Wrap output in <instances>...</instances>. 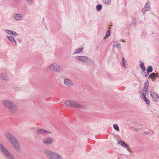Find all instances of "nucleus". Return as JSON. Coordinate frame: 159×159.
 I'll return each instance as SVG.
<instances>
[{
	"instance_id": "1",
	"label": "nucleus",
	"mask_w": 159,
	"mask_h": 159,
	"mask_svg": "<svg viewBox=\"0 0 159 159\" xmlns=\"http://www.w3.org/2000/svg\"><path fill=\"white\" fill-rule=\"evenodd\" d=\"M6 136L16 150L19 151L20 148V144L15 137L9 133L7 134Z\"/></svg>"
},
{
	"instance_id": "2",
	"label": "nucleus",
	"mask_w": 159,
	"mask_h": 159,
	"mask_svg": "<svg viewBox=\"0 0 159 159\" xmlns=\"http://www.w3.org/2000/svg\"><path fill=\"white\" fill-rule=\"evenodd\" d=\"M3 105L13 114L17 110L16 106L12 102L7 100H4L2 102Z\"/></svg>"
},
{
	"instance_id": "3",
	"label": "nucleus",
	"mask_w": 159,
	"mask_h": 159,
	"mask_svg": "<svg viewBox=\"0 0 159 159\" xmlns=\"http://www.w3.org/2000/svg\"><path fill=\"white\" fill-rule=\"evenodd\" d=\"M45 152L48 159H62L61 156L56 152L46 150Z\"/></svg>"
},
{
	"instance_id": "4",
	"label": "nucleus",
	"mask_w": 159,
	"mask_h": 159,
	"mask_svg": "<svg viewBox=\"0 0 159 159\" xmlns=\"http://www.w3.org/2000/svg\"><path fill=\"white\" fill-rule=\"evenodd\" d=\"M65 104L68 107L83 108L84 106L79 104L78 102L72 100H67L65 102Z\"/></svg>"
},
{
	"instance_id": "5",
	"label": "nucleus",
	"mask_w": 159,
	"mask_h": 159,
	"mask_svg": "<svg viewBox=\"0 0 159 159\" xmlns=\"http://www.w3.org/2000/svg\"><path fill=\"white\" fill-rule=\"evenodd\" d=\"M48 69L51 71L59 72L62 70V68L56 64L53 63L51 64L48 68Z\"/></svg>"
},
{
	"instance_id": "6",
	"label": "nucleus",
	"mask_w": 159,
	"mask_h": 159,
	"mask_svg": "<svg viewBox=\"0 0 159 159\" xmlns=\"http://www.w3.org/2000/svg\"><path fill=\"white\" fill-rule=\"evenodd\" d=\"M0 150L4 154L5 156L9 159H14L13 156L7 150L2 144H0Z\"/></svg>"
},
{
	"instance_id": "7",
	"label": "nucleus",
	"mask_w": 159,
	"mask_h": 159,
	"mask_svg": "<svg viewBox=\"0 0 159 159\" xmlns=\"http://www.w3.org/2000/svg\"><path fill=\"white\" fill-rule=\"evenodd\" d=\"M76 58L81 61L86 62L87 63H89L91 62V60L86 57L84 56H80L76 57Z\"/></svg>"
},
{
	"instance_id": "8",
	"label": "nucleus",
	"mask_w": 159,
	"mask_h": 159,
	"mask_svg": "<svg viewBox=\"0 0 159 159\" xmlns=\"http://www.w3.org/2000/svg\"><path fill=\"white\" fill-rule=\"evenodd\" d=\"M43 142L46 145H50L53 142V140L51 137H47L43 139Z\"/></svg>"
},
{
	"instance_id": "9",
	"label": "nucleus",
	"mask_w": 159,
	"mask_h": 159,
	"mask_svg": "<svg viewBox=\"0 0 159 159\" xmlns=\"http://www.w3.org/2000/svg\"><path fill=\"white\" fill-rule=\"evenodd\" d=\"M64 84L68 86H70L73 85V83L70 79H65L64 80Z\"/></svg>"
},
{
	"instance_id": "10",
	"label": "nucleus",
	"mask_w": 159,
	"mask_h": 159,
	"mask_svg": "<svg viewBox=\"0 0 159 159\" xmlns=\"http://www.w3.org/2000/svg\"><path fill=\"white\" fill-rule=\"evenodd\" d=\"M37 133L39 134H51L50 132L46 130H43L42 129H38L36 131Z\"/></svg>"
},
{
	"instance_id": "11",
	"label": "nucleus",
	"mask_w": 159,
	"mask_h": 159,
	"mask_svg": "<svg viewBox=\"0 0 159 159\" xmlns=\"http://www.w3.org/2000/svg\"><path fill=\"white\" fill-rule=\"evenodd\" d=\"M150 95L155 101H156L158 100L159 97L157 94L155 92L153 91H151Z\"/></svg>"
},
{
	"instance_id": "12",
	"label": "nucleus",
	"mask_w": 159,
	"mask_h": 159,
	"mask_svg": "<svg viewBox=\"0 0 159 159\" xmlns=\"http://www.w3.org/2000/svg\"><path fill=\"white\" fill-rule=\"evenodd\" d=\"M149 3L148 4V2L146 3V5L145 6V7L142 9V12L143 13H144L145 11H147L148 10L150 9V7L149 5Z\"/></svg>"
},
{
	"instance_id": "13",
	"label": "nucleus",
	"mask_w": 159,
	"mask_h": 159,
	"mask_svg": "<svg viewBox=\"0 0 159 159\" xmlns=\"http://www.w3.org/2000/svg\"><path fill=\"white\" fill-rule=\"evenodd\" d=\"M14 18L16 20H20L21 19L22 17L20 14H15L13 16Z\"/></svg>"
},
{
	"instance_id": "14",
	"label": "nucleus",
	"mask_w": 159,
	"mask_h": 159,
	"mask_svg": "<svg viewBox=\"0 0 159 159\" xmlns=\"http://www.w3.org/2000/svg\"><path fill=\"white\" fill-rule=\"evenodd\" d=\"M118 143L119 144H120L121 146L124 148H128V145L125 144V143L123 141H119L118 142Z\"/></svg>"
},
{
	"instance_id": "15",
	"label": "nucleus",
	"mask_w": 159,
	"mask_h": 159,
	"mask_svg": "<svg viewBox=\"0 0 159 159\" xmlns=\"http://www.w3.org/2000/svg\"><path fill=\"white\" fill-rule=\"evenodd\" d=\"M5 31L6 33L8 34H12L14 35L15 36H16L17 35L16 33L14 31L9 30H6Z\"/></svg>"
},
{
	"instance_id": "16",
	"label": "nucleus",
	"mask_w": 159,
	"mask_h": 159,
	"mask_svg": "<svg viewBox=\"0 0 159 159\" xmlns=\"http://www.w3.org/2000/svg\"><path fill=\"white\" fill-rule=\"evenodd\" d=\"M152 66H149L148 68V69H147V74H146V75H145V76H148L149 74V73L150 72H152Z\"/></svg>"
},
{
	"instance_id": "17",
	"label": "nucleus",
	"mask_w": 159,
	"mask_h": 159,
	"mask_svg": "<svg viewBox=\"0 0 159 159\" xmlns=\"http://www.w3.org/2000/svg\"><path fill=\"white\" fill-rule=\"evenodd\" d=\"M1 77L2 79L4 80H7L8 79V77L4 73H2L1 74Z\"/></svg>"
},
{
	"instance_id": "18",
	"label": "nucleus",
	"mask_w": 159,
	"mask_h": 159,
	"mask_svg": "<svg viewBox=\"0 0 159 159\" xmlns=\"http://www.w3.org/2000/svg\"><path fill=\"white\" fill-rule=\"evenodd\" d=\"M83 51V49L82 48L78 49H76L75 51L73 53V54H76L80 53Z\"/></svg>"
},
{
	"instance_id": "19",
	"label": "nucleus",
	"mask_w": 159,
	"mask_h": 159,
	"mask_svg": "<svg viewBox=\"0 0 159 159\" xmlns=\"http://www.w3.org/2000/svg\"><path fill=\"white\" fill-rule=\"evenodd\" d=\"M158 75V74L152 73L151 74L149 75L148 78L149 79L150 78H152V77H157Z\"/></svg>"
},
{
	"instance_id": "20",
	"label": "nucleus",
	"mask_w": 159,
	"mask_h": 159,
	"mask_svg": "<svg viewBox=\"0 0 159 159\" xmlns=\"http://www.w3.org/2000/svg\"><path fill=\"white\" fill-rule=\"evenodd\" d=\"M140 66L142 69L143 71L144 72L145 70V68L144 66V64L143 62H141L140 64Z\"/></svg>"
},
{
	"instance_id": "21",
	"label": "nucleus",
	"mask_w": 159,
	"mask_h": 159,
	"mask_svg": "<svg viewBox=\"0 0 159 159\" xmlns=\"http://www.w3.org/2000/svg\"><path fill=\"white\" fill-rule=\"evenodd\" d=\"M7 37L8 38V39L11 41L12 42L14 41V42H15V43H16V41L15 40L14 37L13 36H7Z\"/></svg>"
},
{
	"instance_id": "22",
	"label": "nucleus",
	"mask_w": 159,
	"mask_h": 159,
	"mask_svg": "<svg viewBox=\"0 0 159 159\" xmlns=\"http://www.w3.org/2000/svg\"><path fill=\"white\" fill-rule=\"evenodd\" d=\"M111 35L110 31V30H108L107 32H106V35L104 37L105 39H106L107 37H109Z\"/></svg>"
},
{
	"instance_id": "23",
	"label": "nucleus",
	"mask_w": 159,
	"mask_h": 159,
	"mask_svg": "<svg viewBox=\"0 0 159 159\" xmlns=\"http://www.w3.org/2000/svg\"><path fill=\"white\" fill-rule=\"evenodd\" d=\"M114 128L116 130L119 131V128L118 125L116 124H114L113 125Z\"/></svg>"
},
{
	"instance_id": "24",
	"label": "nucleus",
	"mask_w": 159,
	"mask_h": 159,
	"mask_svg": "<svg viewBox=\"0 0 159 159\" xmlns=\"http://www.w3.org/2000/svg\"><path fill=\"white\" fill-rule=\"evenodd\" d=\"M111 0H104L103 2L106 5H109L111 3Z\"/></svg>"
},
{
	"instance_id": "25",
	"label": "nucleus",
	"mask_w": 159,
	"mask_h": 159,
	"mask_svg": "<svg viewBox=\"0 0 159 159\" xmlns=\"http://www.w3.org/2000/svg\"><path fill=\"white\" fill-rule=\"evenodd\" d=\"M113 45L114 47H116L118 48H120L121 47L120 45L118 44L117 43H115Z\"/></svg>"
},
{
	"instance_id": "26",
	"label": "nucleus",
	"mask_w": 159,
	"mask_h": 159,
	"mask_svg": "<svg viewBox=\"0 0 159 159\" xmlns=\"http://www.w3.org/2000/svg\"><path fill=\"white\" fill-rule=\"evenodd\" d=\"M143 100L145 101L146 104L149 105L150 104V102L149 100L147 98H145V99Z\"/></svg>"
},
{
	"instance_id": "27",
	"label": "nucleus",
	"mask_w": 159,
	"mask_h": 159,
	"mask_svg": "<svg viewBox=\"0 0 159 159\" xmlns=\"http://www.w3.org/2000/svg\"><path fill=\"white\" fill-rule=\"evenodd\" d=\"M96 8L98 10L100 11L102 9V6L100 4L98 5L96 7Z\"/></svg>"
},
{
	"instance_id": "28",
	"label": "nucleus",
	"mask_w": 159,
	"mask_h": 159,
	"mask_svg": "<svg viewBox=\"0 0 159 159\" xmlns=\"http://www.w3.org/2000/svg\"><path fill=\"white\" fill-rule=\"evenodd\" d=\"M141 98L143 100L145 99V98H146L145 95L144 94H142L141 96Z\"/></svg>"
},
{
	"instance_id": "29",
	"label": "nucleus",
	"mask_w": 159,
	"mask_h": 159,
	"mask_svg": "<svg viewBox=\"0 0 159 159\" xmlns=\"http://www.w3.org/2000/svg\"><path fill=\"white\" fill-rule=\"evenodd\" d=\"M122 61L123 63V66H124V67L125 68V59L124 58H123L122 59Z\"/></svg>"
},
{
	"instance_id": "30",
	"label": "nucleus",
	"mask_w": 159,
	"mask_h": 159,
	"mask_svg": "<svg viewBox=\"0 0 159 159\" xmlns=\"http://www.w3.org/2000/svg\"><path fill=\"white\" fill-rule=\"evenodd\" d=\"M28 2L30 4H31L32 3V0H28Z\"/></svg>"
},
{
	"instance_id": "31",
	"label": "nucleus",
	"mask_w": 159,
	"mask_h": 159,
	"mask_svg": "<svg viewBox=\"0 0 159 159\" xmlns=\"http://www.w3.org/2000/svg\"><path fill=\"white\" fill-rule=\"evenodd\" d=\"M145 85H146L147 88H148V82L147 83H146L145 84Z\"/></svg>"
},
{
	"instance_id": "32",
	"label": "nucleus",
	"mask_w": 159,
	"mask_h": 159,
	"mask_svg": "<svg viewBox=\"0 0 159 159\" xmlns=\"http://www.w3.org/2000/svg\"><path fill=\"white\" fill-rule=\"evenodd\" d=\"M122 42H125V40H122Z\"/></svg>"
},
{
	"instance_id": "33",
	"label": "nucleus",
	"mask_w": 159,
	"mask_h": 159,
	"mask_svg": "<svg viewBox=\"0 0 159 159\" xmlns=\"http://www.w3.org/2000/svg\"><path fill=\"white\" fill-rule=\"evenodd\" d=\"M108 29H109V30L110 29H111V28L110 27H109L108 28Z\"/></svg>"
}]
</instances>
